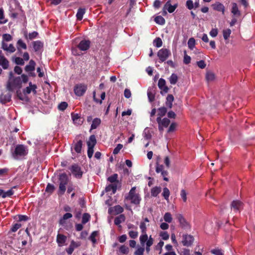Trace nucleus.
<instances>
[{"label": "nucleus", "instance_id": "obj_18", "mask_svg": "<svg viewBox=\"0 0 255 255\" xmlns=\"http://www.w3.org/2000/svg\"><path fill=\"white\" fill-rule=\"evenodd\" d=\"M81 243L79 242H76L74 241H72L69 247L66 249V252L69 255H71L75 249L80 246Z\"/></svg>", "mask_w": 255, "mask_h": 255}, {"label": "nucleus", "instance_id": "obj_21", "mask_svg": "<svg viewBox=\"0 0 255 255\" xmlns=\"http://www.w3.org/2000/svg\"><path fill=\"white\" fill-rule=\"evenodd\" d=\"M213 8L217 11H221L222 13L224 14L225 12V6L224 5L219 2H216L214 4H212Z\"/></svg>", "mask_w": 255, "mask_h": 255}, {"label": "nucleus", "instance_id": "obj_47", "mask_svg": "<svg viewBox=\"0 0 255 255\" xmlns=\"http://www.w3.org/2000/svg\"><path fill=\"white\" fill-rule=\"evenodd\" d=\"M90 216L88 213H84L82 216V222L83 224L87 223L90 220Z\"/></svg>", "mask_w": 255, "mask_h": 255}, {"label": "nucleus", "instance_id": "obj_58", "mask_svg": "<svg viewBox=\"0 0 255 255\" xmlns=\"http://www.w3.org/2000/svg\"><path fill=\"white\" fill-rule=\"evenodd\" d=\"M14 62L19 65H23L24 64L23 59L20 57H16L14 59Z\"/></svg>", "mask_w": 255, "mask_h": 255}, {"label": "nucleus", "instance_id": "obj_61", "mask_svg": "<svg viewBox=\"0 0 255 255\" xmlns=\"http://www.w3.org/2000/svg\"><path fill=\"white\" fill-rule=\"evenodd\" d=\"M218 33V30L217 28H213L210 31L209 34L212 37H215L217 36Z\"/></svg>", "mask_w": 255, "mask_h": 255}, {"label": "nucleus", "instance_id": "obj_57", "mask_svg": "<svg viewBox=\"0 0 255 255\" xmlns=\"http://www.w3.org/2000/svg\"><path fill=\"white\" fill-rule=\"evenodd\" d=\"M67 106H68V104L66 102H61L58 105V109L60 111H64L67 108Z\"/></svg>", "mask_w": 255, "mask_h": 255}, {"label": "nucleus", "instance_id": "obj_4", "mask_svg": "<svg viewBox=\"0 0 255 255\" xmlns=\"http://www.w3.org/2000/svg\"><path fill=\"white\" fill-rule=\"evenodd\" d=\"M170 55V51L166 48H162L157 52V56L159 59L160 62H163L166 61Z\"/></svg>", "mask_w": 255, "mask_h": 255}, {"label": "nucleus", "instance_id": "obj_62", "mask_svg": "<svg viewBox=\"0 0 255 255\" xmlns=\"http://www.w3.org/2000/svg\"><path fill=\"white\" fill-rule=\"evenodd\" d=\"M180 196L183 201L184 202H186L187 201V193L185 190H181L180 192Z\"/></svg>", "mask_w": 255, "mask_h": 255}, {"label": "nucleus", "instance_id": "obj_52", "mask_svg": "<svg viewBox=\"0 0 255 255\" xmlns=\"http://www.w3.org/2000/svg\"><path fill=\"white\" fill-rule=\"evenodd\" d=\"M159 236L163 240H167L168 239H169V234L166 231L161 232L159 234Z\"/></svg>", "mask_w": 255, "mask_h": 255}, {"label": "nucleus", "instance_id": "obj_32", "mask_svg": "<svg viewBox=\"0 0 255 255\" xmlns=\"http://www.w3.org/2000/svg\"><path fill=\"white\" fill-rule=\"evenodd\" d=\"M125 220V217L124 215H120L115 219L114 223L116 225H119Z\"/></svg>", "mask_w": 255, "mask_h": 255}, {"label": "nucleus", "instance_id": "obj_55", "mask_svg": "<svg viewBox=\"0 0 255 255\" xmlns=\"http://www.w3.org/2000/svg\"><path fill=\"white\" fill-rule=\"evenodd\" d=\"M13 193L14 192L12 189L8 190L6 192L3 191V198H5L7 197H10L13 194Z\"/></svg>", "mask_w": 255, "mask_h": 255}, {"label": "nucleus", "instance_id": "obj_28", "mask_svg": "<svg viewBox=\"0 0 255 255\" xmlns=\"http://www.w3.org/2000/svg\"><path fill=\"white\" fill-rule=\"evenodd\" d=\"M97 142L96 137L94 135H92L90 136L88 141H87L88 146L94 147Z\"/></svg>", "mask_w": 255, "mask_h": 255}, {"label": "nucleus", "instance_id": "obj_7", "mask_svg": "<svg viewBox=\"0 0 255 255\" xmlns=\"http://www.w3.org/2000/svg\"><path fill=\"white\" fill-rule=\"evenodd\" d=\"M194 240L193 236L188 234H183L182 236L181 243L185 247L191 246Z\"/></svg>", "mask_w": 255, "mask_h": 255}, {"label": "nucleus", "instance_id": "obj_59", "mask_svg": "<svg viewBox=\"0 0 255 255\" xmlns=\"http://www.w3.org/2000/svg\"><path fill=\"white\" fill-rule=\"evenodd\" d=\"M186 51H184V56L183 59V62L185 64H188L191 62V57L186 54Z\"/></svg>", "mask_w": 255, "mask_h": 255}, {"label": "nucleus", "instance_id": "obj_5", "mask_svg": "<svg viewBox=\"0 0 255 255\" xmlns=\"http://www.w3.org/2000/svg\"><path fill=\"white\" fill-rule=\"evenodd\" d=\"M21 83L20 77H16L12 81H10V80L8 81L7 84V89L9 91H12L15 88L20 87Z\"/></svg>", "mask_w": 255, "mask_h": 255}, {"label": "nucleus", "instance_id": "obj_15", "mask_svg": "<svg viewBox=\"0 0 255 255\" xmlns=\"http://www.w3.org/2000/svg\"><path fill=\"white\" fill-rule=\"evenodd\" d=\"M16 46L17 52L19 55L22 54V49L25 50L27 49V45L26 43L21 39L17 40Z\"/></svg>", "mask_w": 255, "mask_h": 255}, {"label": "nucleus", "instance_id": "obj_34", "mask_svg": "<svg viewBox=\"0 0 255 255\" xmlns=\"http://www.w3.org/2000/svg\"><path fill=\"white\" fill-rule=\"evenodd\" d=\"M163 219L166 223H170L172 222L173 218L170 213L166 212L163 216Z\"/></svg>", "mask_w": 255, "mask_h": 255}, {"label": "nucleus", "instance_id": "obj_10", "mask_svg": "<svg viewBox=\"0 0 255 255\" xmlns=\"http://www.w3.org/2000/svg\"><path fill=\"white\" fill-rule=\"evenodd\" d=\"M36 63L33 60H30L28 64L25 67V71L28 73V75L31 77H35V74L33 71L35 70Z\"/></svg>", "mask_w": 255, "mask_h": 255}, {"label": "nucleus", "instance_id": "obj_24", "mask_svg": "<svg viewBox=\"0 0 255 255\" xmlns=\"http://www.w3.org/2000/svg\"><path fill=\"white\" fill-rule=\"evenodd\" d=\"M142 136L144 139L150 140L151 138L152 134L151 132L148 128H146L142 133Z\"/></svg>", "mask_w": 255, "mask_h": 255}, {"label": "nucleus", "instance_id": "obj_13", "mask_svg": "<svg viewBox=\"0 0 255 255\" xmlns=\"http://www.w3.org/2000/svg\"><path fill=\"white\" fill-rule=\"evenodd\" d=\"M90 43V41L88 40H82L78 44V48L82 51H86L89 48Z\"/></svg>", "mask_w": 255, "mask_h": 255}, {"label": "nucleus", "instance_id": "obj_44", "mask_svg": "<svg viewBox=\"0 0 255 255\" xmlns=\"http://www.w3.org/2000/svg\"><path fill=\"white\" fill-rule=\"evenodd\" d=\"M195 45V40L194 38H190L188 41V46L189 49L193 50Z\"/></svg>", "mask_w": 255, "mask_h": 255}, {"label": "nucleus", "instance_id": "obj_36", "mask_svg": "<svg viewBox=\"0 0 255 255\" xmlns=\"http://www.w3.org/2000/svg\"><path fill=\"white\" fill-rule=\"evenodd\" d=\"M149 238H148V236L146 234V233H142V235L139 237V241L140 242V244L143 246Z\"/></svg>", "mask_w": 255, "mask_h": 255}, {"label": "nucleus", "instance_id": "obj_64", "mask_svg": "<svg viewBox=\"0 0 255 255\" xmlns=\"http://www.w3.org/2000/svg\"><path fill=\"white\" fill-rule=\"evenodd\" d=\"M211 252L215 255H223L222 251L220 249H214L211 250Z\"/></svg>", "mask_w": 255, "mask_h": 255}, {"label": "nucleus", "instance_id": "obj_56", "mask_svg": "<svg viewBox=\"0 0 255 255\" xmlns=\"http://www.w3.org/2000/svg\"><path fill=\"white\" fill-rule=\"evenodd\" d=\"M128 248L124 245L122 246L120 248V251L123 254H128Z\"/></svg>", "mask_w": 255, "mask_h": 255}, {"label": "nucleus", "instance_id": "obj_49", "mask_svg": "<svg viewBox=\"0 0 255 255\" xmlns=\"http://www.w3.org/2000/svg\"><path fill=\"white\" fill-rule=\"evenodd\" d=\"M169 195L170 191L169 189L166 187L164 188L163 190L162 195L166 200H168Z\"/></svg>", "mask_w": 255, "mask_h": 255}, {"label": "nucleus", "instance_id": "obj_11", "mask_svg": "<svg viewBox=\"0 0 255 255\" xmlns=\"http://www.w3.org/2000/svg\"><path fill=\"white\" fill-rule=\"evenodd\" d=\"M70 170L76 178H81L83 172L81 170V168L78 165L76 164L72 165L70 168Z\"/></svg>", "mask_w": 255, "mask_h": 255}, {"label": "nucleus", "instance_id": "obj_20", "mask_svg": "<svg viewBox=\"0 0 255 255\" xmlns=\"http://www.w3.org/2000/svg\"><path fill=\"white\" fill-rule=\"evenodd\" d=\"M32 44L33 45L34 50L36 52H40L43 46V43L39 40L35 41L33 42Z\"/></svg>", "mask_w": 255, "mask_h": 255}, {"label": "nucleus", "instance_id": "obj_1", "mask_svg": "<svg viewBox=\"0 0 255 255\" xmlns=\"http://www.w3.org/2000/svg\"><path fill=\"white\" fill-rule=\"evenodd\" d=\"M69 178L66 173H63L59 174L58 181L59 183V189L58 191V195H63L66 190V185L69 182Z\"/></svg>", "mask_w": 255, "mask_h": 255}, {"label": "nucleus", "instance_id": "obj_29", "mask_svg": "<svg viewBox=\"0 0 255 255\" xmlns=\"http://www.w3.org/2000/svg\"><path fill=\"white\" fill-rule=\"evenodd\" d=\"M82 147V141L80 140L75 143L74 145V149L77 153H80L81 152Z\"/></svg>", "mask_w": 255, "mask_h": 255}, {"label": "nucleus", "instance_id": "obj_2", "mask_svg": "<svg viewBox=\"0 0 255 255\" xmlns=\"http://www.w3.org/2000/svg\"><path fill=\"white\" fill-rule=\"evenodd\" d=\"M28 153L27 147L22 144L17 145L14 150L12 151L11 155L13 158L19 159L25 156Z\"/></svg>", "mask_w": 255, "mask_h": 255}, {"label": "nucleus", "instance_id": "obj_43", "mask_svg": "<svg viewBox=\"0 0 255 255\" xmlns=\"http://www.w3.org/2000/svg\"><path fill=\"white\" fill-rule=\"evenodd\" d=\"M174 100V97L172 95H168L166 98V105L170 108H171L172 102Z\"/></svg>", "mask_w": 255, "mask_h": 255}, {"label": "nucleus", "instance_id": "obj_39", "mask_svg": "<svg viewBox=\"0 0 255 255\" xmlns=\"http://www.w3.org/2000/svg\"><path fill=\"white\" fill-rule=\"evenodd\" d=\"M117 186L116 184H110L106 187V191L107 192L112 191L113 193L114 194L116 193V192L117 191Z\"/></svg>", "mask_w": 255, "mask_h": 255}, {"label": "nucleus", "instance_id": "obj_50", "mask_svg": "<svg viewBox=\"0 0 255 255\" xmlns=\"http://www.w3.org/2000/svg\"><path fill=\"white\" fill-rule=\"evenodd\" d=\"M98 232L97 231L93 232L91 235H90L89 239L92 242V243L94 244L96 243V237L98 235Z\"/></svg>", "mask_w": 255, "mask_h": 255}, {"label": "nucleus", "instance_id": "obj_22", "mask_svg": "<svg viewBox=\"0 0 255 255\" xmlns=\"http://www.w3.org/2000/svg\"><path fill=\"white\" fill-rule=\"evenodd\" d=\"M72 120L74 123L76 125H81L83 121L80 116L77 114H71Z\"/></svg>", "mask_w": 255, "mask_h": 255}, {"label": "nucleus", "instance_id": "obj_40", "mask_svg": "<svg viewBox=\"0 0 255 255\" xmlns=\"http://www.w3.org/2000/svg\"><path fill=\"white\" fill-rule=\"evenodd\" d=\"M72 217V215L71 213H67L65 214L62 219L60 220L59 223L60 224H64L65 221L68 219L71 218Z\"/></svg>", "mask_w": 255, "mask_h": 255}, {"label": "nucleus", "instance_id": "obj_33", "mask_svg": "<svg viewBox=\"0 0 255 255\" xmlns=\"http://www.w3.org/2000/svg\"><path fill=\"white\" fill-rule=\"evenodd\" d=\"M206 78L208 82H212L215 79V74L212 72H207L206 73Z\"/></svg>", "mask_w": 255, "mask_h": 255}, {"label": "nucleus", "instance_id": "obj_23", "mask_svg": "<svg viewBox=\"0 0 255 255\" xmlns=\"http://www.w3.org/2000/svg\"><path fill=\"white\" fill-rule=\"evenodd\" d=\"M11 95L7 93L5 95H1L0 96V102L2 104H5L10 101Z\"/></svg>", "mask_w": 255, "mask_h": 255}, {"label": "nucleus", "instance_id": "obj_30", "mask_svg": "<svg viewBox=\"0 0 255 255\" xmlns=\"http://www.w3.org/2000/svg\"><path fill=\"white\" fill-rule=\"evenodd\" d=\"M101 121L99 118H95L93 120L91 126V129H96L101 124Z\"/></svg>", "mask_w": 255, "mask_h": 255}, {"label": "nucleus", "instance_id": "obj_26", "mask_svg": "<svg viewBox=\"0 0 255 255\" xmlns=\"http://www.w3.org/2000/svg\"><path fill=\"white\" fill-rule=\"evenodd\" d=\"M232 13L236 16H239L241 15V12L239 10L237 4L236 3H232V8L231 10Z\"/></svg>", "mask_w": 255, "mask_h": 255}, {"label": "nucleus", "instance_id": "obj_9", "mask_svg": "<svg viewBox=\"0 0 255 255\" xmlns=\"http://www.w3.org/2000/svg\"><path fill=\"white\" fill-rule=\"evenodd\" d=\"M176 218L178 220L180 223V225L181 228L185 230H188L190 229V226L189 223L186 221L183 215L180 214H177L176 215Z\"/></svg>", "mask_w": 255, "mask_h": 255}, {"label": "nucleus", "instance_id": "obj_31", "mask_svg": "<svg viewBox=\"0 0 255 255\" xmlns=\"http://www.w3.org/2000/svg\"><path fill=\"white\" fill-rule=\"evenodd\" d=\"M85 13V9L80 8L78 9L76 14V17L78 20H81L82 19L83 15Z\"/></svg>", "mask_w": 255, "mask_h": 255}, {"label": "nucleus", "instance_id": "obj_14", "mask_svg": "<svg viewBox=\"0 0 255 255\" xmlns=\"http://www.w3.org/2000/svg\"><path fill=\"white\" fill-rule=\"evenodd\" d=\"M159 88L161 90V94H163L168 92V88L166 86V81L164 79L160 78L158 82Z\"/></svg>", "mask_w": 255, "mask_h": 255}, {"label": "nucleus", "instance_id": "obj_63", "mask_svg": "<svg viewBox=\"0 0 255 255\" xmlns=\"http://www.w3.org/2000/svg\"><path fill=\"white\" fill-rule=\"evenodd\" d=\"M123 145L122 144H118L115 148L113 150V154H118L120 150L123 148Z\"/></svg>", "mask_w": 255, "mask_h": 255}, {"label": "nucleus", "instance_id": "obj_53", "mask_svg": "<svg viewBox=\"0 0 255 255\" xmlns=\"http://www.w3.org/2000/svg\"><path fill=\"white\" fill-rule=\"evenodd\" d=\"M154 45L157 47H160L162 45V41L161 38L158 37L155 38L153 41Z\"/></svg>", "mask_w": 255, "mask_h": 255}, {"label": "nucleus", "instance_id": "obj_45", "mask_svg": "<svg viewBox=\"0 0 255 255\" xmlns=\"http://www.w3.org/2000/svg\"><path fill=\"white\" fill-rule=\"evenodd\" d=\"M154 21L156 23L159 24L160 25H163L165 22L164 18L161 16H156L154 19Z\"/></svg>", "mask_w": 255, "mask_h": 255}, {"label": "nucleus", "instance_id": "obj_27", "mask_svg": "<svg viewBox=\"0 0 255 255\" xmlns=\"http://www.w3.org/2000/svg\"><path fill=\"white\" fill-rule=\"evenodd\" d=\"M66 240V237L61 235L58 234L57 237V242L59 246H62L65 243Z\"/></svg>", "mask_w": 255, "mask_h": 255}, {"label": "nucleus", "instance_id": "obj_8", "mask_svg": "<svg viewBox=\"0 0 255 255\" xmlns=\"http://www.w3.org/2000/svg\"><path fill=\"white\" fill-rule=\"evenodd\" d=\"M87 89V85L80 84L76 85L74 87V93L78 96H82Z\"/></svg>", "mask_w": 255, "mask_h": 255}, {"label": "nucleus", "instance_id": "obj_17", "mask_svg": "<svg viewBox=\"0 0 255 255\" xmlns=\"http://www.w3.org/2000/svg\"><path fill=\"white\" fill-rule=\"evenodd\" d=\"M176 7H177V4L172 5L171 4L170 0H168L166 2L165 4L164 5V6L163 8V12L165 14H166V10H167L169 13H172L175 10Z\"/></svg>", "mask_w": 255, "mask_h": 255}, {"label": "nucleus", "instance_id": "obj_42", "mask_svg": "<svg viewBox=\"0 0 255 255\" xmlns=\"http://www.w3.org/2000/svg\"><path fill=\"white\" fill-rule=\"evenodd\" d=\"M118 175L117 174H114L111 176L109 177L108 178V180L112 183H118Z\"/></svg>", "mask_w": 255, "mask_h": 255}, {"label": "nucleus", "instance_id": "obj_48", "mask_svg": "<svg viewBox=\"0 0 255 255\" xmlns=\"http://www.w3.org/2000/svg\"><path fill=\"white\" fill-rule=\"evenodd\" d=\"M158 115L159 116V117L161 118L165 115L167 112V110L165 107H161L158 109Z\"/></svg>", "mask_w": 255, "mask_h": 255}, {"label": "nucleus", "instance_id": "obj_37", "mask_svg": "<svg viewBox=\"0 0 255 255\" xmlns=\"http://www.w3.org/2000/svg\"><path fill=\"white\" fill-rule=\"evenodd\" d=\"M106 97V94L105 92H103L101 95V100H99L98 99L96 98V92H93V99L95 102L96 103H99V104H101L102 103V100H104Z\"/></svg>", "mask_w": 255, "mask_h": 255}, {"label": "nucleus", "instance_id": "obj_38", "mask_svg": "<svg viewBox=\"0 0 255 255\" xmlns=\"http://www.w3.org/2000/svg\"><path fill=\"white\" fill-rule=\"evenodd\" d=\"M161 192V188L159 187H154L151 190V194L152 196L156 197Z\"/></svg>", "mask_w": 255, "mask_h": 255}, {"label": "nucleus", "instance_id": "obj_12", "mask_svg": "<svg viewBox=\"0 0 255 255\" xmlns=\"http://www.w3.org/2000/svg\"><path fill=\"white\" fill-rule=\"evenodd\" d=\"M243 204L242 202L239 200H234L231 204V209L235 212H240L243 209Z\"/></svg>", "mask_w": 255, "mask_h": 255}, {"label": "nucleus", "instance_id": "obj_54", "mask_svg": "<svg viewBox=\"0 0 255 255\" xmlns=\"http://www.w3.org/2000/svg\"><path fill=\"white\" fill-rule=\"evenodd\" d=\"M2 41L8 42L12 40V37L9 34L5 33L2 35Z\"/></svg>", "mask_w": 255, "mask_h": 255}, {"label": "nucleus", "instance_id": "obj_19", "mask_svg": "<svg viewBox=\"0 0 255 255\" xmlns=\"http://www.w3.org/2000/svg\"><path fill=\"white\" fill-rule=\"evenodd\" d=\"M37 88V86L36 85L32 84L31 82L29 83V86L27 87L24 90L23 93L25 94H29L31 92H33L34 94H36V89Z\"/></svg>", "mask_w": 255, "mask_h": 255}, {"label": "nucleus", "instance_id": "obj_46", "mask_svg": "<svg viewBox=\"0 0 255 255\" xmlns=\"http://www.w3.org/2000/svg\"><path fill=\"white\" fill-rule=\"evenodd\" d=\"M113 209H114L115 214H119L122 213L124 211V209L123 208V207H122L120 205L115 206L114 207Z\"/></svg>", "mask_w": 255, "mask_h": 255}, {"label": "nucleus", "instance_id": "obj_41", "mask_svg": "<svg viewBox=\"0 0 255 255\" xmlns=\"http://www.w3.org/2000/svg\"><path fill=\"white\" fill-rule=\"evenodd\" d=\"M231 34V30L229 28L224 29L223 31V37L225 40L228 39Z\"/></svg>", "mask_w": 255, "mask_h": 255}, {"label": "nucleus", "instance_id": "obj_6", "mask_svg": "<svg viewBox=\"0 0 255 255\" xmlns=\"http://www.w3.org/2000/svg\"><path fill=\"white\" fill-rule=\"evenodd\" d=\"M156 121L158 124V129L160 132L163 131L164 128H167L169 126L170 122L168 119L165 118L161 119L160 117H158L156 119Z\"/></svg>", "mask_w": 255, "mask_h": 255}, {"label": "nucleus", "instance_id": "obj_25", "mask_svg": "<svg viewBox=\"0 0 255 255\" xmlns=\"http://www.w3.org/2000/svg\"><path fill=\"white\" fill-rule=\"evenodd\" d=\"M0 66H2L4 69L8 68L9 62L4 57H1L0 58Z\"/></svg>", "mask_w": 255, "mask_h": 255}, {"label": "nucleus", "instance_id": "obj_35", "mask_svg": "<svg viewBox=\"0 0 255 255\" xmlns=\"http://www.w3.org/2000/svg\"><path fill=\"white\" fill-rule=\"evenodd\" d=\"M169 81L171 85H175L178 81V76L176 74L173 73L169 78Z\"/></svg>", "mask_w": 255, "mask_h": 255}, {"label": "nucleus", "instance_id": "obj_3", "mask_svg": "<svg viewBox=\"0 0 255 255\" xmlns=\"http://www.w3.org/2000/svg\"><path fill=\"white\" fill-rule=\"evenodd\" d=\"M126 199L129 200L131 203L138 205L139 204L141 198L138 193L136 192V187H133L129 191L128 195Z\"/></svg>", "mask_w": 255, "mask_h": 255}, {"label": "nucleus", "instance_id": "obj_16", "mask_svg": "<svg viewBox=\"0 0 255 255\" xmlns=\"http://www.w3.org/2000/svg\"><path fill=\"white\" fill-rule=\"evenodd\" d=\"M1 47L4 51H6V52L10 53H13L16 50L15 48L12 44L8 45L3 41H2Z\"/></svg>", "mask_w": 255, "mask_h": 255}, {"label": "nucleus", "instance_id": "obj_60", "mask_svg": "<svg viewBox=\"0 0 255 255\" xmlns=\"http://www.w3.org/2000/svg\"><path fill=\"white\" fill-rule=\"evenodd\" d=\"M186 7L190 10L194 8V3L192 0H187L186 2Z\"/></svg>", "mask_w": 255, "mask_h": 255}, {"label": "nucleus", "instance_id": "obj_51", "mask_svg": "<svg viewBox=\"0 0 255 255\" xmlns=\"http://www.w3.org/2000/svg\"><path fill=\"white\" fill-rule=\"evenodd\" d=\"M145 249L143 247H138L135 252L134 255H143Z\"/></svg>", "mask_w": 255, "mask_h": 255}]
</instances>
